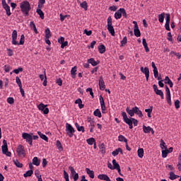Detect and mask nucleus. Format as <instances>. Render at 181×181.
Returning a JSON list of instances; mask_svg holds the SVG:
<instances>
[{
  "label": "nucleus",
  "instance_id": "nucleus-1",
  "mask_svg": "<svg viewBox=\"0 0 181 181\" xmlns=\"http://www.w3.org/2000/svg\"><path fill=\"white\" fill-rule=\"evenodd\" d=\"M18 39V31L16 30H13L12 33V45L15 46H21V45H25V35H21L20 42L16 41Z\"/></svg>",
  "mask_w": 181,
  "mask_h": 181
},
{
  "label": "nucleus",
  "instance_id": "nucleus-2",
  "mask_svg": "<svg viewBox=\"0 0 181 181\" xmlns=\"http://www.w3.org/2000/svg\"><path fill=\"white\" fill-rule=\"evenodd\" d=\"M20 8L22 13L24 14V16H29V12H30V10L32 9L30 7V3H29V1H22L20 4Z\"/></svg>",
  "mask_w": 181,
  "mask_h": 181
},
{
  "label": "nucleus",
  "instance_id": "nucleus-3",
  "mask_svg": "<svg viewBox=\"0 0 181 181\" xmlns=\"http://www.w3.org/2000/svg\"><path fill=\"white\" fill-rule=\"evenodd\" d=\"M126 112L127 114H129L131 117H134L136 114V115H138L139 118H142L144 117V114H142V111L139 110V107L135 106L132 107V109H129V107H127L126 108Z\"/></svg>",
  "mask_w": 181,
  "mask_h": 181
},
{
  "label": "nucleus",
  "instance_id": "nucleus-4",
  "mask_svg": "<svg viewBox=\"0 0 181 181\" xmlns=\"http://www.w3.org/2000/svg\"><path fill=\"white\" fill-rule=\"evenodd\" d=\"M23 139H25L26 142L29 144L30 146H33V134L29 133H23L22 134Z\"/></svg>",
  "mask_w": 181,
  "mask_h": 181
},
{
  "label": "nucleus",
  "instance_id": "nucleus-5",
  "mask_svg": "<svg viewBox=\"0 0 181 181\" xmlns=\"http://www.w3.org/2000/svg\"><path fill=\"white\" fill-rule=\"evenodd\" d=\"M65 131L69 138H73V136H74V132H76V130L74 129L73 126H71V124L66 123Z\"/></svg>",
  "mask_w": 181,
  "mask_h": 181
},
{
  "label": "nucleus",
  "instance_id": "nucleus-6",
  "mask_svg": "<svg viewBox=\"0 0 181 181\" xmlns=\"http://www.w3.org/2000/svg\"><path fill=\"white\" fill-rule=\"evenodd\" d=\"M107 30L112 36H115V30L114 29V26H112V18L111 16L107 18Z\"/></svg>",
  "mask_w": 181,
  "mask_h": 181
},
{
  "label": "nucleus",
  "instance_id": "nucleus-7",
  "mask_svg": "<svg viewBox=\"0 0 181 181\" xmlns=\"http://www.w3.org/2000/svg\"><path fill=\"white\" fill-rule=\"evenodd\" d=\"M4 145L1 146L2 152L4 155H6V156H11L12 153L9 152L8 150V143H6V140H3Z\"/></svg>",
  "mask_w": 181,
  "mask_h": 181
},
{
  "label": "nucleus",
  "instance_id": "nucleus-8",
  "mask_svg": "<svg viewBox=\"0 0 181 181\" xmlns=\"http://www.w3.org/2000/svg\"><path fill=\"white\" fill-rule=\"evenodd\" d=\"M2 6L4 9H5L7 16H11V15H12V13H11V7L9 6V5H8V4H6V1H5V0H2Z\"/></svg>",
  "mask_w": 181,
  "mask_h": 181
},
{
  "label": "nucleus",
  "instance_id": "nucleus-9",
  "mask_svg": "<svg viewBox=\"0 0 181 181\" xmlns=\"http://www.w3.org/2000/svg\"><path fill=\"white\" fill-rule=\"evenodd\" d=\"M153 88L154 92L156 93V94L157 95H160L161 100H163V98H165L163 91H162V90L158 89V86H156V84L153 85Z\"/></svg>",
  "mask_w": 181,
  "mask_h": 181
},
{
  "label": "nucleus",
  "instance_id": "nucleus-10",
  "mask_svg": "<svg viewBox=\"0 0 181 181\" xmlns=\"http://www.w3.org/2000/svg\"><path fill=\"white\" fill-rule=\"evenodd\" d=\"M165 93H166L167 103H168V104L171 105H172V98L170 95V89H169V87H168V86H165Z\"/></svg>",
  "mask_w": 181,
  "mask_h": 181
},
{
  "label": "nucleus",
  "instance_id": "nucleus-11",
  "mask_svg": "<svg viewBox=\"0 0 181 181\" xmlns=\"http://www.w3.org/2000/svg\"><path fill=\"white\" fill-rule=\"evenodd\" d=\"M47 107V105H45L43 103H40L37 106V108H38V110H40V111H42L43 114L47 115V114H49V109H48V107Z\"/></svg>",
  "mask_w": 181,
  "mask_h": 181
},
{
  "label": "nucleus",
  "instance_id": "nucleus-12",
  "mask_svg": "<svg viewBox=\"0 0 181 181\" xmlns=\"http://www.w3.org/2000/svg\"><path fill=\"white\" fill-rule=\"evenodd\" d=\"M100 107L102 110V114H105V111L107 110V107H105V102L104 101V98H103V95H100L99 98Z\"/></svg>",
  "mask_w": 181,
  "mask_h": 181
},
{
  "label": "nucleus",
  "instance_id": "nucleus-13",
  "mask_svg": "<svg viewBox=\"0 0 181 181\" xmlns=\"http://www.w3.org/2000/svg\"><path fill=\"white\" fill-rule=\"evenodd\" d=\"M17 153L18 156L25 157V155H26L25 153V147L20 144L17 148Z\"/></svg>",
  "mask_w": 181,
  "mask_h": 181
},
{
  "label": "nucleus",
  "instance_id": "nucleus-14",
  "mask_svg": "<svg viewBox=\"0 0 181 181\" xmlns=\"http://www.w3.org/2000/svg\"><path fill=\"white\" fill-rule=\"evenodd\" d=\"M88 122H89V127H90V132L93 133L94 132V128L95 127V121H94L93 119L91 117L88 118Z\"/></svg>",
  "mask_w": 181,
  "mask_h": 181
},
{
  "label": "nucleus",
  "instance_id": "nucleus-15",
  "mask_svg": "<svg viewBox=\"0 0 181 181\" xmlns=\"http://www.w3.org/2000/svg\"><path fill=\"white\" fill-rule=\"evenodd\" d=\"M69 170H71V174L73 177L74 180L78 181V173H76L74 168L69 166Z\"/></svg>",
  "mask_w": 181,
  "mask_h": 181
},
{
  "label": "nucleus",
  "instance_id": "nucleus-16",
  "mask_svg": "<svg viewBox=\"0 0 181 181\" xmlns=\"http://www.w3.org/2000/svg\"><path fill=\"white\" fill-rule=\"evenodd\" d=\"M112 165H113V170L114 169H116L121 176H122V174H121V167L119 166V164L117 163V160L113 159L112 160Z\"/></svg>",
  "mask_w": 181,
  "mask_h": 181
},
{
  "label": "nucleus",
  "instance_id": "nucleus-17",
  "mask_svg": "<svg viewBox=\"0 0 181 181\" xmlns=\"http://www.w3.org/2000/svg\"><path fill=\"white\" fill-rule=\"evenodd\" d=\"M143 131L144 132V134H152V135H153L155 134V131L153 130V129L149 126L146 127L145 125L143 126Z\"/></svg>",
  "mask_w": 181,
  "mask_h": 181
},
{
  "label": "nucleus",
  "instance_id": "nucleus-18",
  "mask_svg": "<svg viewBox=\"0 0 181 181\" xmlns=\"http://www.w3.org/2000/svg\"><path fill=\"white\" fill-rule=\"evenodd\" d=\"M122 117H123L124 122H126L127 125L132 123V119L128 118V115H127V112H122Z\"/></svg>",
  "mask_w": 181,
  "mask_h": 181
},
{
  "label": "nucleus",
  "instance_id": "nucleus-19",
  "mask_svg": "<svg viewBox=\"0 0 181 181\" xmlns=\"http://www.w3.org/2000/svg\"><path fill=\"white\" fill-rule=\"evenodd\" d=\"M99 88L100 90H101L102 91H104V90H105V82H104L103 76H100L99 78Z\"/></svg>",
  "mask_w": 181,
  "mask_h": 181
},
{
  "label": "nucleus",
  "instance_id": "nucleus-20",
  "mask_svg": "<svg viewBox=\"0 0 181 181\" xmlns=\"http://www.w3.org/2000/svg\"><path fill=\"white\" fill-rule=\"evenodd\" d=\"M98 179L100 180H105V181H111V179H110V177L105 174H100L98 175Z\"/></svg>",
  "mask_w": 181,
  "mask_h": 181
},
{
  "label": "nucleus",
  "instance_id": "nucleus-21",
  "mask_svg": "<svg viewBox=\"0 0 181 181\" xmlns=\"http://www.w3.org/2000/svg\"><path fill=\"white\" fill-rule=\"evenodd\" d=\"M88 63H89V64H91L92 66H93V67H95V66H98V64H100V62L99 61H95L94 59V58H90L89 59H88Z\"/></svg>",
  "mask_w": 181,
  "mask_h": 181
},
{
  "label": "nucleus",
  "instance_id": "nucleus-22",
  "mask_svg": "<svg viewBox=\"0 0 181 181\" xmlns=\"http://www.w3.org/2000/svg\"><path fill=\"white\" fill-rule=\"evenodd\" d=\"M86 172L87 175H88L89 177H90V179H94L95 175L93 170H90V168H86Z\"/></svg>",
  "mask_w": 181,
  "mask_h": 181
},
{
  "label": "nucleus",
  "instance_id": "nucleus-23",
  "mask_svg": "<svg viewBox=\"0 0 181 181\" xmlns=\"http://www.w3.org/2000/svg\"><path fill=\"white\" fill-rule=\"evenodd\" d=\"M37 134L40 138H41V139H43L44 141H45V142H49V138L47 137V136H46L45 134H43L40 132H37Z\"/></svg>",
  "mask_w": 181,
  "mask_h": 181
},
{
  "label": "nucleus",
  "instance_id": "nucleus-24",
  "mask_svg": "<svg viewBox=\"0 0 181 181\" xmlns=\"http://www.w3.org/2000/svg\"><path fill=\"white\" fill-rule=\"evenodd\" d=\"M134 36H136V37H141V30H139V27H136V28H134Z\"/></svg>",
  "mask_w": 181,
  "mask_h": 181
},
{
  "label": "nucleus",
  "instance_id": "nucleus-25",
  "mask_svg": "<svg viewBox=\"0 0 181 181\" xmlns=\"http://www.w3.org/2000/svg\"><path fill=\"white\" fill-rule=\"evenodd\" d=\"M75 104H78V107L80 108V110L84 108V105L83 104V100H81L80 98H78L75 101Z\"/></svg>",
  "mask_w": 181,
  "mask_h": 181
},
{
  "label": "nucleus",
  "instance_id": "nucleus-26",
  "mask_svg": "<svg viewBox=\"0 0 181 181\" xmlns=\"http://www.w3.org/2000/svg\"><path fill=\"white\" fill-rule=\"evenodd\" d=\"M143 73L146 76V81H149V68L145 67L144 68V71Z\"/></svg>",
  "mask_w": 181,
  "mask_h": 181
},
{
  "label": "nucleus",
  "instance_id": "nucleus-27",
  "mask_svg": "<svg viewBox=\"0 0 181 181\" xmlns=\"http://www.w3.org/2000/svg\"><path fill=\"white\" fill-rule=\"evenodd\" d=\"M115 19H121L122 18V13H121V8H119L118 11H117L115 13Z\"/></svg>",
  "mask_w": 181,
  "mask_h": 181
},
{
  "label": "nucleus",
  "instance_id": "nucleus-28",
  "mask_svg": "<svg viewBox=\"0 0 181 181\" xmlns=\"http://www.w3.org/2000/svg\"><path fill=\"white\" fill-rule=\"evenodd\" d=\"M75 127L77 129V130L78 131V132H85V131H86L84 129V127L80 126V124H78V123H76Z\"/></svg>",
  "mask_w": 181,
  "mask_h": 181
},
{
  "label": "nucleus",
  "instance_id": "nucleus-29",
  "mask_svg": "<svg viewBox=\"0 0 181 181\" xmlns=\"http://www.w3.org/2000/svg\"><path fill=\"white\" fill-rule=\"evenodd\" d=\"M30 27L32 28H33V30L35 32V33H36V35H37V33H39V32L37 31V28H36V25L35 24V22L31 21L30 23Z\"/></svg>",
  "mask_w": 181,
  "mask_h": 181
},
{
  "label": "nucleus",
  "instance_id": "nucleus-30",
  "mask_svg": "<svg viewBox=\"0 0 181 181\" xmlns=\"http://www.w3.org/2000/svg\"><path fill=\"white\" fill-rule=\"evenodd\" d=\"M33 165H35V166H39L40 165V160L37 157H34L33 158Z\"/></svg>",
  "mask_w": 181,
  "mask_h": 181
},
{
  "label": "nucleus",
  "instance_id": "nucleus-31",
  "mask_svg": "<svg viewBox=\"0 0 181 181\" xmlns=\"http://www.w3.org/2000/svg\"><path fill=\"white\" fill-rule=\"evenodd\" d=\"M98 51L99 53H100L101 54L105 53V45H101L98 47Z\"/></svg>",
  "mask_w": 181,
  "mask_h": 181
},
{
  "label": "nucleus",
  "instance_id": "nucleus-32",
  "mask_svg": "<svg viewBox=\"0 0 181 181\" xmlns=\"http://www.w3.org/2000/svg\"><path fill=\"white\" fill-rule=\"evenodd\" d=\"M36 12L41 19H45V13H43L42 9H37Z\"/></svg>",
  "mask_w": 181,
  "mask_h": 181
},
{
  "label": "nucleus",
  "instance_id": "nucleus-33",
  "mask_svg": "<svg viewBox=\"0 0 181 181\" xmlns=\"http://www.w3.org/2000/svg\"><path fill=\"white\" fill-rule=\"evenodd\" d=\"M93 115H95V117H98V118H101V117H103V115H101V111L100 110V109H96L93 112Z\"/></svg>",
  "mask_w": 181,
  "mask_h": 181
},
{
  "label": "nucleus",
  "instance_id": "nucleus-34",
  "mask_svg": "<svg viewBox=\"0 0 181 181\" xmlns=\"http://www.w3.org/2000/svg\"><path fill=\"white\" fill-rule=\"evenodd\" d=\"M163 21H165V13L158 15V22L163 23Z\"/></svg>",
  "mask_w": 181,
  "mask_h": 181
},
{
  "label": "nucleus",
  "instance_id": "nucleus-35",
  "mask_svg": "<svg viewBox=\"0 0 181 181\" xmlns=\"http://www.w3.org/2000/svg\"><path fill=\"white\" fill-rule=\"evenodd\" d=\"M118 141H119V142H125L126 144L128 142V139H127V138L122 135H119L118 136Z\"/></svg>",
  "mask_w": 181,
  "mask_h": 181
},
{
  "label": "nucleus",
  "instance_id": "nucleus-36",
  "mask_svg": "<svg viewBox=\"0 0 181 181\" xmlns=\"http://www.w3.org/2000/svg\"><path fill=\"white\" fill-rule=\"evenodd\" d=\"M177 177H179V175H176V174H175V173H173V172L170 173V180H175L177 179Z\"/></svg>",
  "mask_w": 181,
  "mask_h": 181
},
{
  "label": "nucleus",
  "instance_id": "nucleus-37",
  "mask_svg": "<svg viewBox=\"0 0 181 181\" xmlns=\"http://www.w3.org/2000/svg\"><path fill=\"white\" fill-rule=\"evenodd\" d=\"M127 43H128V38L127 37V36L123 37V40L121 41V47H123V46H125V45H127Z\"/></svg>",
  "mask_w": 181,
  "mask_h": 181
},
{
  "label": "nucleus",
  "instance_id": "nucleus-38",
  "mask_svg": "<svg viewBox=\"0 0 181 181\" xmlns=\"http://www.w3.org/2000/svg\"><path fill=\"white\" fill-rule=\"evenodd\" d=\"M80 6L82 7L85 11H87L88 4H87V1H85L80 4Z\"/></svg>",
  "mask_w": 181,
  "mask_h": 181
},
{
  "label": "nucleus",
  "instance_id": "nucleus-39",
  "mask_svg": "<svg viewBox=\"0 0 181 181\" xmlns=\"http://www.w3.org/2000/svg\"><path fill=\"white\" fill-rule=\"evenodd\" d=\"M139 158H144V148H139L137 151Z\"/></svg>",
  "mask_w": 181,
  "mask_h": 181
},
{
  "label": "nucleus",
  "instance_id": "nucleus-40",
  "mask_svg": "<svg viewBox=\"0 0 181 181\" xmlns=\"http://www.w3.org/2000/svg\"><path fill=\"white\" fill-rule=\"evenodd\" d=\"M33 175V170H30L27 171L24 175V177H30V176H32Z\"/></svg>",
  "mask_w": 181,
  "mask_h": 181
},
{
  "label": "nucleus",
  "instance_id": "nucleus-41",
  "mask_svg": "<svg viewBox=\"0 0 181 181\" xmlns=\"http://www.w3.org/2000/svg\"><path fill=\"white\" fill-rule=\"evenodd\" d=\"M52 37V34H50V29L47 28L45 30V39H49Z\"/></svg>",
  "mask_w": 181,
  "mask_h": 181
},
{
  "label": "nucleus",
  "instance_id": "nucleus-42",
  "mask_svg": "<svg viewBox=\"0 0 181 181\" xmlns=\"http://www.w3.org/2000/svg\"><path fill=\"white\" fill-rule=\"evenodd\" d=\"M87 144H88V145H93L94 143H95V139L91 137L89 138L86 140Z\"/></svg>",
  "mask_w": 181,
  "mask_h": 181
},
{
  "label": "nucleus",
  "instance_id": "nucleus-43",
  "mask_svg": "<svg viewBox=\"0 0 181 181\" xmlns=\"http://www.w3.org/2000/svg\"><path fill=\"white\" fill-rule=\"evenodd\" d=\"M99 149H100L101 153H105V145L104 144H101L99 146Z\"/></svg>",
  "mask_w": 181,
  "mask_h": 181
},
{
  "label": "nucleus",
  "instance_id": "nucleus-44",
  "mask_svg": "<svg viewBox=\"0 0 181 181\" xmlns=\"http://www.w3.org/2000/svg\"><path fill=\"white\" fill-rule=\"evenodd\" d=\"M168 153V147H165V150H162V158H167Z\"/></svg>",
  "mask_w": 181,
  "mask_h": 181
},
{
  "label": "nucleus",
  "instance_id": "nucleus-45",
  "mask_svg": "<svg viewBox=\"0 0 181 181\" xmlns=\"http://www.w3.org/2000/svg\"><path fill=\"white\" fill-rule=\"evenodd\" d=\"M76 71H77V67L74 66L71 70V74L72 76V78H74V77H76Z\"/></svg>",
  "mask_w": 181,
  "mask_h": 181
},
{
  "label": "nucleus",
  "instance_id": "nucleus-46",
  "mask_svg": "<svg viewBox=\"0 0 181 181\" xmlns=\"http://www.w3.org/2000/svg\"><path fill=\"white\" fill-rule=\"evenodd\" d=\"M4 69L6 73H9L11 70H12V66H11L10 65H5Z\"/></svg>",
  "mask_w": 181,
  "mask_h": 181
},
{
  "label": "nucleus",
  "instance_id": "nucleus-47",
  "mask_svg": "<svg viewBox=\"0 0 181 181\" xmlns=\"http://www.w3.org/2000/svg\"><path fill=\"white\" fill-rule=\"evenodd\" d=\"M13 162H14V165H16L17 168H23V164L21 163L19 160H13Z\"/></svg>",
  "mask_w": 181,
  "mask_h": 181
},
{
  "label": "nucleus",
  "instance_id": "nucleus-48",
  "mask_svg": "<svg viewBox=\"0 0 181 181\" xmlns=\"http://www.w3.org/2000/svg\"><path fill=\"white\" fill-rule=\"evenodd\" d=\"M160 146L161 148V149H166V143H165V141H163V139H160Z\"/></svg>",
  "mask_w": 181,
  "mask_h": 181
},
{
  "label": "nucleus",
  "instance_id": "nucleus-49",
  "mask_svg": "<svg viewBox=\"0 0 181 181\" xmlns=\"http://www.w3.org/2000/svg\"><path fill=\"white\" fill-rule=\"evenodd\" d=\"M57 148H58V149L59 151H62L63 149V146L62 145V142H60V141H57Z\"/></svg>",
  "mask_w": 181,
  "mask_h": 181
},
{
  "label": "nucleus",
  "instance_id": "nucleus-50",
  "mask_svg": "<svg viewBox=\"0 0 181 181\" xmlns=\"http://www.w3.org/2000/svg\"><path fill=\"white\" fill-rule=\"evenodd\" d=\"M86 93H90V95H91L92 98H94V93L93 92V88H88L86 89Z\"/></svg>",
  "mask_w": 181,
  "mask_h": 181
},
{
  "label": "nucleus",
  "instance_id": "nucleus-51",
  "mask_svg": "<svg viewBox=\"0 0 181 181\" xmlns=\"http://www.w3.org/2000/svg\"><path fill=\"white\" fill-rule=\"evenodd\" d=\"M16 82L18 84V87L21 88L22 87V81H21V78H19L18 76H16Z\"/></svg>",
  "mask_w": 181,
  "mask_h": 181
},
{
  "label": "nucleus",
  "instance_id": "nucleus-52",
  "mask_svg": "<svg viewBox=\"0 0 181 181\" xmlns=\"http://www.w3.org/2000/svg\"><path fill=\"white\" fill-rule=\"evenodd\" d=\"M120 11H121V13H122V16L124 17V18H128V16L127 15V11H125V8H120Z\"/></svg>",
  "mask_w": 181,
  "mask_h": 181
},
{
  "label": "nucleus",
  "instance_id": "nucleus-53",
  "mask_svg": "<svg viewBox=\"0 0 181 181\" xmlns=\"http://www.w3.org/2000/svg\"><path fill=\"white\" fill-rule=\"evenodd\" d=\"M21 71H23V68L22 67H19L17 69H14L13 71V73H15L16 74H19V73H21Z\"/></svg>",
  "mask_w": 181,
  "mask_h": 181
},
{
  "label": "nucleus",
  "instance_id": "nucleus-54",
  "mask_svg": "<svg viewBox=\"0 0 181 181\" xmlns=\"http://www.w3.org/2000/svg\"><path fill=\"white\" fill-rule=\"evenodd\" d=\"M44 73H45V80L42 83V86H44V87H46L47 86V76H46V71H45Z\"/></svg>",
  "mask_w": 181,
  "mask_h": 181
},
{
  "label": "nucleus",
  "instance_id": "nucleus-55",
  "mask_svg": "<svg viewBox=\"0 0 181 181\" xmlns=\"http://www.w3.org/2000/svg\"><path fill=\"white\" fill-rule=\"evenodd\" d=\"M7 103H8V104L12 105V104H13V103H15V99H13V98H11V97L8 98H7Z\"/></svg>",
  "mask_w": 181,
  "mask_h": 181
},
{
  "label": "nucleus",
  "instance_id": "nucleus-56",
  "mask_svg": "<svg viewBox=\"0 0 181 181\" xmlns=\"http://www.w3.org/2000/svg\"><path fill=\"white\" fill-rule=\"evenodd\" d=\"M166 18H165V23H170V14L166 13Z\"/></svg>",
  "mask_w": 181,
  "mask_h": 181
},
{
  "label": "nucleus",
  "instance_id": "nucleus-57",
  "mask_svg": "<svg viewBox=\"0 0 181 181\" xmlns=\"http://www.w3.org/2000/svg\"><path fill=\"white\" fill-rule=\"evenodd\" d=\"M175 108H177V110H178V108H180V100H175Z\"/></svg>",
  "mask_w": 181,
  "mask_h": 181
},
{
  "label": "nucleus",
  "instance_id": "nucleus-58",
  "mask_svg": "<svg viewBox=\"0 0 181 181\" xmlns=\"http://www.w3.org/2000/svg\"><path fill=\"white\" fill-rule=\"evenodd\" d=\"M152 111H153V106H151L149 109H145V112L147 114L152 113Z\"/></svg>",
  "mask_w": 181,
  "mask_h": 181
},
{
  "label": "nucleus",
  "instance_id": "nucleus-59",
  "mask_svg": "<svg viewBox=\"0 0 181 181\" xmlns=\"http://www.w3.org/2000/svg\"><path fill=\"white\" fill-rule=\"evenodd\" d=\"M84 33H86V35L87 36H91V35L93 34V31L91 30H87V29L84 30Z\"/></svg>",
  "mask_w": 181,
  "mask_h": 181
},
{
  "label": "nucleus",
  "instance_id": "nucleus-60",
  "mask_svg": "<svg viewBox=\"0 0 181 181\" xmlns=\"http://www.w3.org/2000/svg\"><path fill=\"white\" fill-rule=\"evenodd\" d=\"M153 71L155 78H158V76H159V72L158 71V69H153Z\"/></svg>",
  "mask_w": 181,
  "mask_h": 181
},
{
  "label": "nucleus",
  "instance_id": "nucleus-61",
  "mask_svg": "<svg viewBox=\"0 0 181 181\" xmlns=\"http://www.w3.org/2000/svg\"><path fill=\"white\" fill-rule=\"evenodd\" d=\"M119 153V151L118 148L116 149L115 151H113L112 152V155L113 156H118Z\"/></svg>",
  "mask_w": 181,
  "mask_h": 181
},
{
  "label": "nucleus",
  "instance_id": "nucleus-62",
  "mask_svg": "<svg viewBox=\"0 0 181 181\" xmlns=\"http://www.w3.org/2000/svg\"><path fill=\"white\" fill-rule=\"evenodd\" d=\"M109 9L110 11H112L113 12H115V11H117V9H118V7H117V6H112L109 8Z\"/></svg>",
  "mask_w": 181,
  "mask_h": 181
},
{
  "label": "nucleus",
  "instance_id": "nucleus-63",
  "mask_svg": "<svg viewBox=\"0 0 181 181\" xmlns=\"http://www.w3.org/2000/svg\"><path fill=\"white\" fill-rule=\"evenodd\" d=\"M47 166V160L46 158L42 159V168Z\"/></svg>",
  "mask_w": 181,
  "mask_h": 181
},
{
  "label": "nucleus",
  "instance_id": "nucleus-64",
  "mask_svg": "<svg viewBox=\"0 0 181 181\" xmlns=\"http://www.w3.org/2000/svg\"><path fill=\"white\" fill-rule=\"evenodd\" d=\"M64 176L65 180H69V173H67L66 170H64Z\"/></svg>",
  "mask_w": 181,
  "mask_h": 181
}]
</instances>
